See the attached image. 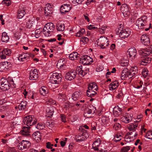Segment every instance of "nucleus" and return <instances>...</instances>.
<instances>
[{"mask_svg":"<svg viewBox=\"0 0 152 152\" xmlns=\"http://www.w3.org/2000/svg\"><path fill=\"white\" fill-rule=\"evenodd\" d=\"M37 120L33 115H27L23 119V122L25 125L28 126H31L37 123Z\"/></svg>","mask_w":152,"mask_h":152,"instance_id":"1","label":"nucleus"},{"mask_svg":"<svg viewBox=\"0 0 152 152\" xmlns=\"http://www.w3.org/2000/svg\"><path fill=\"white\" fill-rule=\"evenodd\" d=\"M52 78V81L55 84H60L63 82L64 80L62 78V76L61 74L54 73L51 75Z\"/></svg>","mask_w":152,"mask_h":152,"instance_id":"2","label":"nucleus"},{"mask_svg":"<svg viewBox=\"0 0 152 152\" xmlns=\"http://www.w3.org/2000/svg\"><path fill=\"white\" fill-rule=\"evenodd\" d=\"M93 59L87 55L83 56L80 58L79 62L84 65H89L93 62Z\"/></svg>","mask_w":152,"mask_h":152,"instance_id":"3","label":"nucleus"},{"mask_svg":"<svg viewBox=\"0 0 152 152\" xmlns=\"http://www.w3.org/2000/svg\"><path fill=\"white\" fill-rule=\"evenodd\" d=\"M9 81L4 77L2 78L0 80V86L2 87V90L6 91L9 89L10 86L9 83Z\"/></svg>","mask_w":152,"mask_h":152,"instance_id":"4","label":"nucleus"},{"mask_svg":"<svg viewBox=\"0 0 152 152\" xmlns=\"http://www.w3.org/2000/svg\"><path fill=\"white\" fill-rule=\"evenodd\" d=\"M31 146L30 142L28 140H23L18 145V148L20 150L29 148Z\"/></svg>","mask_w":152,"mask_h":152,"instance_id":"5","label":"nucleus"},{"mask_svg":"<svg viewBox=\"0 0 152 152\" xmlns=\"http://www.w3.org/2000/svg\"><path fill=\"white\" fill-rule=\"evenodd\" d=\"M72 6L71 4H64L62 5L60 7V12L62 14L69 12L71 9Z\"/></svg>","mask_w":152,"mask_h":152,"instance_id":"6","label":"nucleus"},{"mask_svg":"<svg viewBox=\"0 0 152 152\" xmlns=\"http://www.w3.org/2000/svg\"><path fill=\"white\" fill-rule=\"evenodd\" d=\"M142 118V115H140L137 116V119H139L138 121H135L134 123H131L129 127V129L130 131H134L137 127L138 123L141 121V119Z\"/></svg>","mask_w":152,"mask_h":152,"instance_id":"7","label":"nucleus"},{"mask_svg":"<svg viewBox=\"0 0 152 152\" xmlns=\"http://www.w3.org/2000/svg\"><path fill=\"white\" fill-rule=\"evenodd\" d=\"M117 33L119 34V36L121 38L124 39L129 36L131 32L128 29H127V30L126 29H123L122 30H119Z\"/></svg>","mask_w":152,"mask_h":152,"instance_id":"8","label":"nucleus"},{"mask_svg":"<svg viewBox=\"0 0 152 152\" xmlns=\"http://www.w3.org/2000/svg\"><path fill=\"white\" fill-rule=\"evenodd\" d=\"M141 40L142 43L146 46L150 45V41L149 37L146 34H143L141 36Z\"/></svg>","mask_w":152,"mask_h":152,"instance_id":"9","label":"nucleus"},{"mask_svg":"<svg viewBox=\"0 0 152 152\" xmlns=\"http://www.w3.org/2000/svg\"><path fill=\"white\" fill-rule=\"evenodd\" d=\"M39 75L37 69L31 70L30 73L29 79L31 80H36L38 78Z\"/></svg>","mask_w":152,"mask_h":152,"instance_id":"10","label":"nucleus"},{"mask_svg":"<svg viewBox=\"0 0 152 152\" xmlns=\"http://www.w3.org/2000/svg\"><path fill=\"white\" fill-rule=\"evenodd\" d=\"M128 53H129V56L131 57L132 59H134L135 58L137 54V51L134 47L129 49L128 50Z\"/></svg>","mask_w":152,"mask_h":152,"instance_id":"11","label":"nucleus"},{"mask_svg":"<svg viewBox=\"0 0 152 152\" xmlns=\"http://www.w3.org/2000/svg\"><path fill=\"white\" fill-rule=\"evenodd\" d=\"M76 75L75 72H68L66 73L65 78L67 80H71L75 78Z\"/></svg>","mask_w":152,"mask_h":152,"instance_id":"12","label":"nucleus"},{"mask_svg":"<svg viewBox=\"0 0 152 152\" xmlns=\"http://www.w3.org/2000/svg\"><path fill=\"white\" fill-rule=\"evenodd\" d=\"M11 66L12 64L9 62H2L0 63V69L2 70H4L5 69H8Z\"/></svg>","mask_w":152,"mask_h":152,"instance_id":"13","label":"nucleus"},{"mask_svg":"<svg viewBox=\"0 0 152 152\" xmlns=\"http://www.w3.org/2000/svg\"><path fill=\"white\" fill-rule=\"evenodd\" d=\"M30 127L29 126L23 127L22 130L21 131V134L25 136H30Z\"/></svg>","mask_w":152,"mask_h":152,"instance_id":"14","label":"nucleus"},{"mask_svg":"<svg viewBox=\"0 0 152 152\" xmlns=\"http://www.w3.org/2000/svg\"><path fill=\"white\" fill-rule=\"evenodd\" d=\"M152 52V45L148 47V49H147L144 51H142L140 52V54L142 56H147L149 55Z\"/></svg>","mask_w":152,"mask_h":152,"instance_id":"15","label":"nucleus"},{"mask_svg":"<svg viewBox=\"0 0 152 152\" xmlns=\"http://www.w3.org/2000/svg\"><path fill=\"white\" fill-rule=\"evenodd\" d=\"M27 12L26 10L24 8H21L18 10L17 13V18L21 19L26 14Z\"/></svg>","mask_w":152,"mask_h":152,"instance_id":"16","label":"nucleus"},{"mask_svg":"<svg viewBox=\"0 0 152 152\" xmlns=\"http://www.w3.org/2000/svg\"><path fill=\"white\" fill-rule=\"evenodd\" d=\"M146 56H142L141 57L142 58L141 60V64L143 65H145L148 63H149L151 61V58L150 57H145Z\"/></svg>","mask_w":152,"mask_h":152,"instance_id":"17","label":"nucleus"},{"mask_svg":"<svg viewBox=\"0 0 152 152\" xmlns=\"http://www.w3.org/2000/svg\"><path fill=\"white\" fill-rule=\"evenodd\" d=\"M80 131L82 133V135L83 137L87 138L88 137V131L85 130V129L82 127H80L79 128Z\"/></svg>","mask_w":152,"mask_h":152,"instance_id":"18","label":"nucleus"},{"mask_svg":"<svg viewBox=\"0 0 152 152\" xmlns=\"http://www.w3.org/2000/svg\"><path fill=\"white\" fill-rule=\"evenodd\" d=\"M109 88L111 90H113L118 86V84L117 81H115L111 83L110 84Z\"/></svg>","mask_w":152,"mask_h":152,"instance_id":"19","label":"nucleus"},{"mask_svg":"<svg viewBox=\"0 0 152 152\" xmlns=\"http://www.w3.org/2000/svg\"><path fill=\"white\" fill-rule=\"evenodd\" d=\"M56 29L58 31H62L64 30V24L61 23H58L56 25Z\"/></svg>","mask_w":152,"mask_h":152,"instance_id":"20","label":"nucleus"},{"mask_svg":"<svg viewBox=\"0 0 152 152\" xmlns=\"http://www.w3.org/2000/svg\"><path fill=\"white\" fill-rule=\"evenodd\" d=\"M9 39V37L6 32H3L2 33L1 40L2 42H7Z\"/></svg>","mask_w":152,"mask_h":152,"instance_id":"21","label":"nucleus"},{"mask_svg":"<svg viewBox=\"0 0 152 152\" xmlns=\"http://www.w3.org/2000/svg\"><path fill=\"white\" fill-rule=\"evenodd\" d=\"M39 93L42 95L44 96L48 93V91L46 87L45 86L42 87L39 89Z\"/></svg>","mask_w":152,"mask_h":152,"instance_id":"22","label":"nucleus"},{"mask_svg":"<svg viewBox=\"0 0 152 152\" xmlns=\"http://www.w3.org/2000/svg\"><path fill=\"white\" fill-rule=\"evenodd\" d=\"M80 94V93L78 91H76L73 94L71 99L74 101H76L79 98Z\"/></svg>","mask_w":152,"mask_h":152,"instance_id":"23","label":"nucleus"},{"mask_svg":"<svg viewBox=\"0 0 152 152\" xmlns=\"http://www.w3.org/2000/svg\"><path fill=\"white\" fill-rule=\"evenodd\" d=\"M78 54L76 52L72 53L69 55V57L71 60H76L78 57Z\"/></svg>","mask_w":152,"mask_h":152,"instance_id":"24","label":"nucleus"},{"mask_svg":"<svg viewBox=\"0 0 152 152\" xmlns=\"http://www.w3.org/2000/svg\"><path fill=\"white\" fill-rule=\"evenodd\" d=\"M120 10L123 12H126L129 11V8L127 4H123L121 7Z\"/></svg>","mask_w":152,"mask_h":152,"instance_id":"25","label":"nucleus"},{"mask_svg":"<svg viewBox=\"0 0 152 152\" xmlns=\"http://www.w3.org/2000/svg\"><path fill=\"white\" fill-rule=\"evenodd\" d=\"M85 140V138L83 137V136L82 135V134H80L78 136H77L76 137L75 140L76 141L78 142H80Z\"/></svg>","mask_w":152,"mask_h":152,"instance_id":"26","label":"nucleus"},{"mask_svg":"<svg viewBox=\"0 0 152 152\" xmlns=\"http://www.w3.org/2000/svg\"><path fill=\"white\" fill-rule=\"evenodd\" d=\"M46 25H47L46 29H50V30H53L55 28V26L52 23H48Z\"/></svg>","mask_w":152,"mask_h":152,"instance_id":"27","label":"nucleus"},{"mask_svg":"<svg viewBox=\"0 0 152 152\" xmlns=\"http://www.w3.org/2000/svg\"><path fill=\"white\" fill-rule=\"evenodd\" d=\"M96 94V91H94L93 89V91H90L89 92H87V95L89 97H94Z\"/></svg>","mask_w":152,"mask_h":152,"instance_id":"28","label":"nucleus"},{"mask_svg":"<svg viewBox=\"0 0 152 152\" xmlns=\"http://www.w3.org/2000/svg\"><path fill=\"white\" fill-rule=\"evenodd\" d=\"M145 137L149 139L152 140V130L148 131L146 133Z\"/></svg>","mask_w":152,"mask_h":152,"instance_id":"29","label":"nucleus"},{"mask_svg":"<svg viewBox=\"0 0 152 152\" xmlns=\"http://www.w3.org/2000/svg\"><path fill=\"white\" fill-rule=\"evenodd\" d=\"M65 62V60L64 58L61 59L58 61L57 64L60 65V67H63Z\"/></svg>","mask_w":152,"mask_h":152,"instance_id":"30","label":"nucleus"},{"mask_svg":"<svg viewBox=\"0 0 152 152\" xmlns=\"http://www.w3.org/2000/svg\"><path fill=\"white\" fill-rule=\"evenodd\" d=\"M52 12V9L48 10V9L46 8V9L45 10V15L47 16H50Z\"/></svg>","mask_w":152,"mask_h":152,"instance_id":"31","label":"nucleus"},{"mask_svg":"<svg viewBox=\"0 0 152 152\" xmlns=\"http://www.w3.org/2000/svg\"><path fill=\"white\" fill-rule=\"evenodd\" d=\"M47 112V116L51 118L53 115V110H46Z\"/></svg>","mask_w":152,"mask_h":152,"instance_id":"32","label":"nucleus"},{"mask_svg":"<svg viewBox=\"0 0 152 152\" xmlns=\"http://www.w3.org/2000/svg\"><path fill=\"white\" fill-rule=\"evenodd\" d=\"M131 119H129L127 117H124L121 118V121L125 123H128L130 122Z\"/></svg>","mask_w":152,"mask_h":152,"instance_id":"33","label":"nucleus"},{"mask_svg":"<svg viewBox=\"0 0 152 152\" xmlns=\"http://www.w3.org/2000/svg\"><path fill=\"white\" fill-rule=\"evenodd\" d=\"M11 51L9 49H5L2 51L3 54H5L6 55L10 56L11 55Z\"/></svg>","mask_w":152,"mask_h":152,"instance_id":"34","label":"nucleus"},{"mask_svg":"<svg viewBox=\"0 0 152 152\" xmlns=\"http://www.w3.org/2000/svg\"><path fill=\"white\" fill-rule=\"evenodd\" d=\"M45 127V125L41 123H38L37 126L36 128L38 129L41 130L43 129Z\"/></svg>","mask_w":152,"mask_h":152,"instance_id":"35","label":"nucleus"},{"mask_svg":"<svg viewBox=\"0 0 152 152\" xmlns=\"http://www.w3.org/2000/svg\"><path fill=\"white\" fill-rule=\"evenodd\" d=\"M101 143V141L99 139H97L95 141L93 144V145L95 146H99Z\"/></svg>","mask_w":152,"mask_h":152,"instance_id":"36","label":"nucleus"},{"mask_svg":"<svg viewBox=\"0 0 152 152\" xmlns=\"http://www.w3.org/2000/svg\"><path fill=\"white\" fill-rule=\"evenodd\" d=\"M130 149V147L128 146L124 147L121 149L120 152H128V151Z\"/></svg>","mask_w":152,"mask_h":152,"instance_id":"37","label":"nucleus"},{"mask_svg":"<svg viewBox=\"0 0 152 152\" xmlns=\"http://www.w3.org/2000/svg\"><path fill=\"white\" fill-rule=\"evenodd\" d=\"M53 146V145L51 144L50 142H47L46 144V147L48 149H52Z\"/></svg>","mask_w":152,"mask_h":152,"instance_id":"38","label":"nucleus"},{"mask_svg":"<svg viewBox=\"0 0 152 152\" xmlns=\"http://www.w3.org/2000/svg\"><path fill=\"white\" fill-rule=\"evenodd\" d=\"M2 3L3 4H5L6 5L8 6L10 5L11 1L10 0H4Z\"/></svg>","mask_w":152,"mask_h":152,"instance_id":"39","label":"nucleus"},{"mask_svg":"<svg viewBox=\"0 0 152 152\" xmlns=\"http://www.w3.org/2000/svg\"><path fill=\"white\" fill-rule=\"evenodd\" d=\"M80 41L81 42H87L88 41V39L87 37H83L80 39Z\"/></svg>","mask_w":152,"mask_h":152,"instance_id":"40","label":"nucleus"},{"mask_svg":"<svg viewBox=\"0 0 152 152\" xmlns=\"http://www.w3.org/2000/svg\"><path fill=\"white\" fill-rule=\"evenodd\" d=\"M129 76V73H128V75H126L125 73H124V72H122L121 74V79L122 80H124L126 78L128 77Z\"/></svg>","mask_w":152,"mask_h":152,"instance_id":"41","label":"nucleus"},{"mask_svg":"<svg viewBox=\"0 0 152 152\" xmlns=\"http://www.w3.org/2000/svg\"><path fill=\"white\" fill-rule=\"evenodd\" d=\"M107 43L106 46H104L105 44L103 43H100L99 44V46L101 47V48L102 49H104L106 48V47L108 46L109 44V41H107Z\"/></svg>","mask_w":152,"mask_h":152,"instance_id":"42","label":"nucleus"},{"mask_svg":"<svg viewBox=\"0 0 152 152\" xmlns=\"http://www.w3.org/2000/svg\"><path fill=\"white\" fill-rule=\"evenodd\" d=\"M128 60H126L125 61H123L121 62V65L122 66H126L128 65Z\"/></svg>","mask_w":152,"mask_h":152,"instance_id":"43","label":"nucleus"},{"mask_svg":"<svg viewBox=\"0 0 152 152\" xmlns=\"http://www.w3.org/2000/svg\"><path fill=\"white\" fill-rule=\"evenodd\" d=\"M142 19L141 18H139L137 19L136 22V23L138 26L140 27V25L142 23Z\"/></svg>","mask_w":152,"mask_h":152,"instance_id":"44","label":"nucleus"},{"mask_svg":"<svg viewBox=\"0 0 152 152\" xmlns=\"http://www.w3.org/2000/svg\"><path fill=\"white\" fill-rule=\"evenodd\" d=\"M130 71H132V72H138V68L136 66L132 67Z\"/></svg>","mask_w":152,"mask_h":152,"instance_id":"45","label":"nucleus"},{"mask_svg":"<svg viewBox=\"0 0 152 152\" xmlns=\"http://www.w3.org/2000/svg\"><path fill=\"white\" fill-rule=\"evenodd\" d=\"M24 56L23 57V58L24 59H27L29 58L30 56V54L28 53H23Z\"/></svg>","mask_w":152,"mask_h":152,"instance_id":"46","label":"nucleus"},{"mask_svg":"<svg viewBox=\"0 0 152 152\" xmlns=\"http://www.w3.org/2000/svg\"><path fill=\"white\" fill-rule=\"evenodd\" d=\"M132 71H130L129 72V76H131L130 77L131 78L133 76H134L138 72H132Z\"/></svg>","mask_w":152,"mask_h":152,"instance_id":"47","label":"nucleus"},{"mask_svg":"<svg viewBox=\"0 0 152 152\" xmlns=\"http://www.w3.org/2000/svg\"><path fill=\"white\" fill-rule=\"evenodd\" d=\"M106 27L105 26H104L100 28V31L102 33L104 34L105 32V31L106 30Z\"/></svg>","mask_w":152,"mask_h":152,"instance_id":"48","label":"nucleus"},{"mask_svg":"<svg viewBox=\"0 0 152 152\" xmlns=\"http://www.w3.org/2000/svg\"><path fill=\"white\" fill-rule=\"evenodd\" d=\"M40 135L39 133L35 132L33 134V137H35V138H39L40 136Z\"/></svg>","mask_w":152,"mask_h":152,"instance_id":"49","label":"nucleus"},{"mask_svg":"<svg viewBox=\"0 0 152 152\" xmlns=\"http://www.w3.org/2000/svg\"><path fill=\"white\" fill-rule=\"evenodd\" d=\"M18 108L20 110H24L26 108V107L20 104L18 105Z\"/></svg>","mask_w":152,"mask_h":152,"instance_id":"50","label":"nucleus"},{"mask_svg":"<svg viewBox=\"0 0 152 152\" xmlns=\"http://www.w3.org/2000/svg\"><path fill=\"white\" fill-rule=\"evenodd\" d=\"M94 88L93 87L92 85L90 84L88 86V90L87 91V92L90 91H93L94 89Z\"/></svg>","mask_w":152,"mask_h":152,"instance_id":"51","label":"nucleus"},{"mask_svg":"<svg viewBox=\"0 0 152 152\" xmlns=\"http://www.w3.org/2000/svg\"><path fill=\"white\" fill-rule=\"evenodd\" d=\"M46 8L48 9V10L52 9V6L50 4H47L46 5L45 9H46Z\"/></svg>","mask_w":152,"mask_h":152,"instance_id":"52","label":"nucleus"},{"mask_svg":"<svg viewBox=\"0 0 152 152\" xmlns=\"http://www.w3.org/2000/svg\"><path fill=\"white\" fill-rule=\"evenodd\" d=\"M37 94L35 93H33L31 98L32 99H34V98L37 97Z\"/></svg>","mask_w":152,"mask_h":152,"instance_id":"53","label":"nucleus"},{"mask_svg":"<svg viewBox=\"0 0 152 152\" xmlns=\"http://www.w3.org/2000/svg\"><path fill=\"white\" fill-rule=\"evenodd\" d=\"M142 73L143 75H146L148 74L147 72V70L145 69H143L142 70Z\"/></svg>","mask_w":152,"mask_h":152,"instance_id":"54","label":"nucleus"},{"mask_svg":"<svg viewBox=\"0 0 152 152\" xmlns=\"http://www.w3.org/2000/svg\"><path fill=\"white\" fill-rule=\"evenodd\" d=\"M31 22V20H29L27 23L26 25L27 26L28 28H30L31 27L32 25H31L30 23Z\"/></svg>","mask_w":152,"mask_h":152,"instance_id":"55","label":"nucleus"},{"mask_svg":"<svg viewBox=\"0 0 152 152\" xmlns=\"http://www.w3.org/2000/svg\"><path fill=\"white\" fill-rule=\"evenodd\" d=\"M121 125L119 123H116V124L114 125L113 127L114 128H115V129L116 130H117L119 127Z\"/></svg>","mask_w":152,"mask_h":152,"instance_id":"56","label":"nucleus"},{"mask_svg":"<svg viewBox=\"0 0 152 152\" xmlns=\"http://www.w3.org/2000/svg\"><path fill=\"white\" fill-rule=\"evenodd\" d=\"M142 22L141 23H141V24L140 25V27L141 28V29H142V28H141V27H143L145 25V23L146 21L143 20H142Z\"/></svg>","mask_w":152,"mask_h":152,"instance_id":"57","label":"nucleus"},{"mask_svg":"<svg viewBox=\"0 0 152 152\" xmlns=\"http://www.w3.org/2000/svg\"><path fill=\"white\" fill-rule=\"evenodd\" d=\"M92 84V86H93V87L94 88V90H95V91H97L98 88H97L96 86V85L95 83H93Z\"/></svg>","mask_w":152,"mask_h":152,"instance_id":"58","label":"nucleus"},{"mask_svg":"<svg viewBox=\"0 0 152 152\" xmlns=\"http://www.w3.org/2000/svg\"><path fill=\"white\" fill-rule=\"evenodd\" d=\"M21 104H22L23 106H24V107H26L27 104V102L26 101H23L21 102L20 103Z\"/></svg>","mask_w":152,"mask_h":152,"instance_id":"59","label":"nucleus"},{"mask_svg":"<svg viewBox=\"0 0 152 152\" xmlns=\"http://www.w3.org/2000/svg\"><path fill=\"white\" fill-rule=\"evenodd\" d=\"M48 123L49 124L48 125L49 126L51 127L53 126L55 124L53 122H50Z\"/></svg>","mask_w":152,"mask_h":152,"instance_id":"60","label":"nucleus"},{"mask_svg":"<svg viewBox=\"0 0 152 152\" xmlns=\"http://www.w3.org/2000/svg\"><path fill=\"white\" fill-rule=\"evenodd\" d=\"M61 118L62 121L63 122H66V120L65 117L63 115H61Z\"/></svg>","mask_w":152,"mask_h":152,"instance_id":"61","label":"nucleus"},{"mask_svg":"<svg viewBox=\"0 0 152 152\" xmlns=\"http://www.w3.org/2000/svg\"><path fill=\"white\" fill-rule=\"evenodd\" d=\"M94 2V0H87V1L86 2V4L87 5H88L91 2Z\"/></svg>","mask_w":152,"mask_h":152,"instance_id":"62","label":"nucleus"},{"mask_svg":"<svg viewBox=\"0 0 152 152\" xmlns=\"http://www.w3.org/2000/svg\"><path fill=\"white\" fill-rule=\"evenodd\" d=\"M115 44H112L110 46V49L113 50L115 48Z\"/></svg>","mask_w":152,"mask_h":152,"instance_id":"63","label":"nucleus"},{"mask_svg":"<svg viewBox=\"0 0 152 152\" xmlns=\"http://www.w3.org/2000/svg\"><path fill=\"white\" fill-rule=\"evenodd\" d=\"M30 152H39L38 151L34 149H31L29 150Z\"/></svg>","mask_w":152,"mask_h":152,"instance_id":"64","label":"nucleus"}]
</instances>
